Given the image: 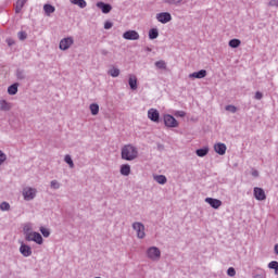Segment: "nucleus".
Returning a JSON list of instances; mask_svg holds the SVG:
<instances>
[{
  "mask_svg": "<svg viewBox=\"0 0 278 278\" xmlns=\"http://www.w3.org/2000/svg\"><path fill=\"white\" fill-rule=\"evenodd\" d=\"M121 156L126 162H134L138 160V148L134 144H126L122 148Z\"/></svg>",
  "mask_w": 278,
  "mask_h": 278,
  "instance_id": "nucleus-1",
  "label": "nucleus"
},
{
  "mask_svg": "<svg viewBox=\"0 0 278 278\" xmlns=\"http://www.w3.org/2000/svg\"><path fill=\"white\" fill-rule=\"evenodd\" d=\"M146 256L150 262H160L162 260V251L160 248L152 245L146 250Z\"/></svg>",
  "mask_w": 278,
  "mask_h": 278,
  "instance_id": "nucleus-2",
  "label": "nucleus"
},
{
  "mask_svg": "<svg viewBox=\"0 0 278 278\" xmlns=\"http://www.w3.org/2000/svg\"><path fill=\"white\" fill-rule=\"evenodd\" d=\"M38 194V189L34 188V187H24L23 190H22V195H23V199L24 201H34V199H36Z\"/></svg>",
  "mask_w": 278,
  "mask_h": 278,
  "instance_id": "nucleus-3",
  "label": "nucleus"
},
{
  "mask_svg": "<svg viewBox=\"0 0 278 278\" xmlns=\"http://www.w3.org/2000/svg\"><path fill=\"white\" fill-rule=\"evenodd\" d=\"M131 227L136 232V237L138 238V240H144V238H147L144 224H142L141 222H134Z\"/></svg>",
  "mask_w": 278,
  "mask_h": 278,
  "instance_id": "nucleus-4",
  "label": "nucleus"
},
{
  "mask_svg": "<svg viewBox=\"0 0 278 278\" xmlns=\"http://www.w3.org/2000/svg\"><path fill=\"white\" fill-rule=\"evenodd\" d=\"M24 238L26 242H35V244H38V245L45 244V239L42 238V235H40V232H37V231H33Z\"/></svg>",
  "mask_w": 278,
  "mask_h": 278,
  "instance_id": "nucleus-5",
  "label": "nucleus"
},
{
  "mask_svg": "<svg viewBox=\"0 0 278 278\" xmlns=\"http://www.w3.org/2000/svg\"><path fill=\"white\" fill-rule=\"evenodd\" d=\"M163 121H164L165 127H169V128L179 127V122H177V119L173 117V115L170 114H165L163 116Z\"/></svg>",
  "mask_w": 278,
  "mask_h": 278,
  "instance_id": "nucleus-6",
  "label": "nucleus"
},
{
  "mask_svg": "<svg viewBox=\"0 0 278 278\" xmlns=\"http://www.w3.org/2000/svg\"><path fill=\"white\" fill-rule=\"evenodd\" d=\"M74 42L75 40L73 39V37L63 38L59 43V48L61 49V51H68V49L73 47Z\"/></svg>",
  "mask_w": 278,
  "mask_h": 278,
  "instance_id": "nucleus-7",
  "label": "nucleus"
},
{
  "mask_svg": "<svg viewBox=\"0 0 278 278\" xmlns=\"http://www.w3.org/2000/svg\"><path fill=\"white\" fill-rule=\"evenodd\" d=\"M20 253L23 255V257H31V247H29L27 243L20 241Z\"/></svg>",
  "mask_w": 278,
  "mask_h": 278,
  "instance_id": "nucleus-8",
  "label": "nucleus"
},
{
  "mask_svg": "<svg viewBox=\"0 0 278 278\" xmlns=\"http://www.w3.org/2000/svg\"><path fill=\"white\" fill-rule=\"evenodd\" d=\"M156 21H159V23H163V25H166V23H170V21H173V16L168 12L157 13Z\"/></svg>",
  "mask_w": 278,
  "mask_h": 278,
  "instance_id": "nucleus-9",
  "label": "nucleus"
},
{
  "mask_svg": "<svg viewBox=\"0 0 278 278\" xmlns=\"http://www.w3.org/2000/svg\"><path fill=\"white\" fill-rule=\"evenodd\" d=\"M124 40H140V34L136 30H127L123 34Z\"/></svg>",
  "mask_w": 278,
  "mask_h": 278,
  "instance_id": "nucleus-10",
  "label": "nucleus"
},
{
  "mask_svg": "<svg viewBox=\"0 0 278 278\" xmlns=\"http://www.w3.org/2000/svg\"><path fill=\"white\" fill-rule=\"evenodd\" d=\"M148 118L152 121V123H160V111L156 109H150L148 111Z\"/></svg>",
  "mask_w": 278,
  "mask_h": 278,
  "instance_id": "nucleus-11",
  "label": "nucleus"
},
{
  "mask_svg": "<svg viewBox=\"0 0 278 278\" xmlns=\"http://www.w3.org/2000/svg\"><path fill=\"white\" fill-rule=\"evenodd\" d=\"M253 192L256 201H266V192L264 191V189L255 187Z\"/></svg>",
  "mask_w": 278,
  "mask_h": 278,
  "instance_id": "nucleus-12",
  "label": "nucleus"
},
{
  "mask_svg": "<svg viewBox=\"0 0 278 278\" xmlns=\"http://www.w3.org/2000/svg\"><path fill=\"white\" fill-rule=\"evenodd\" d=\"M204 201H205V203L211 205V207H213V210H218L223 205V201H220L218 199H214V198H205Z\"/></svg>",
  "mask_w": 278,
  "mask_h": 278,
  "instance_id": "nucleus-13",
  "label": "nucleus"
},
{
  "mask_svg": "<svg viewBox=\"0 0 278 278\" xmlns=\"http://www.w3.org/2000/svg\"><path fill=\"white\" fill-rule=\"evenodd\" d=\"M128 85L130 90H138V77L135 74L128 75Z\"/></svg>",
  "mask_w": 278,
  "mask_h": 278,
  "instance_id": "nucleus-14",
  "label": "nucleus"
},
{
  "mask_svg": "<svg viewBox=\"0 0 278 278\" xmlns=\"http://www.w3.org/2000/svg\"><path fill=\"white\" fill-rule=\"evenodd\" d=\"M205 77H207V71L205 70H201L199 72H193L189 74L190 79H203Z\"/></svg>",
  "mask_w": 278,
  "mask_h": 278,
  "instance_id": "nucleus-15",
  "label": "nucleus"
},
{
  "mask_svg": "<svg viewBox=\"0 0 278 278\" xmlns=\"http://www.w3.org/2000/svg\"><path fill=\"white\" fill-rule=\"evenodd\" d=\"M214 151L218 155H225V153H227V146L225 143H220V142L215 143Z\"/></svg>",
  "mask_w": 278,
  "mask_h": 278,
  "instance_id": "nucleus-16",
  "label": "nucleus"
},
{
  "mask_svg": "<svg viewBox=\"0 0 278 278\" xmlns=\"http://www.w3.org/2000/svg\"><path fill=\"white\" fill-rule=\"evenodd\" d=\"M97 8H99L103 14H110V12H112V5L104 2H98Z\"/></svg>",
  "mask_w": 278,
  "mask_h": 278,
  "instance_id": "nucleus-17",
  "label": "nucleus"
},
{
  "mask_svg": "<svg viewBox=\"0 0 278 278\" xmlns=\"http://www.w3.org/2000/svg\"><path fill=\"white\" fill-rule=\"evenodd\" d=\"M119 173L121 175H123V177H129V175H131V165L129 164L121 165Z\"/></svg>",
  "mask_w": 278,
  "mask_h": 278,
  "instance_id": "nucleus-18",
  "label": "nucleus"
},
{
  "mask_svg": "<svg viewBox=\"0 0 278 278\" xmlns=\"http://www.w3.org/2000/svg\"><path fill=\"white\" fill-rule=\"evenodd\" d=\"M0 110L1 112H10L12 110V103L7 100H0Z\"/></svg>",
  "mask_w": 278,
  "mask_h": 278,
  "instance_id": "nucleus-19",
  "label": "nucleus"
},
{
  "mask_svg": "<svg viewBox=\"0 0 278 278\" xmlns=\"http://www.w3.org/2000/svg\"><path fill=\"white\" fill-rule=\"evenodd\" d=\"M33 232H34V225H31V223L24 224L23 226L24 238Z\"/></svg>",
  "mask_w": 278,
  "mask_h": 278,
  "instance_id": "nucleus-20",
  "label": "nucleus"
},
{
  "mask_svg": "<svg viewBox=\"0 0 278 278\" xmlns=\"http://www.w3.org/2000/svg\"><path fill=\"white\" fill-rule=\"evenodd\" d=\"M153 179L154 181H156V184H160L161 186H164V184L168 181V179L164 175H155L153 176Z\"/></svg>",
  "mask_w": 278,
  "mask_h": 278,
  "instance_id": "nucleus-21",
  "label": "nucleus"
},
{
  "mask_svg": "<svg viewBox=\"0 0 278 278\" xmlns=\"http://www.w3.org/2000/svg\"><path fill=\"white\" fill-rule=\"evenodd\" d=\"M26 3H27V0H17L15 4V13L16 14L21 13V10H23Z\"/></svg>",
  "mask_w": 278,
  "mask_h": 278,
  "instance_id": "nucleus-22",
  "label": "nucleus"
},
{
  "mask_svg": "<svg viewBox=\"0 0 278 278\" xmlns=\"http://www.w3.org/2000/svg\"><path fill=\"white\" fill-rule=\"evenodd\" d=\"M18 92V84H13L8 87V94H11V97H14Z\"/></svg>",
  "mask_w": 278,
  "mask_h": 278,
  "instance_id": "nucleus-23",
  "label": "nucleus"
},
{
  "mask_svg": "<svg viewBox=\"0 0 278 278\" xmlns=\"http://www.w3.org/2000/svg\"><path fill=\"white\" fill-rule=\"evenodd\" d=\"M108 75H110L111 77H118L121 75V70L113 66L108 71Z\"/></svg>",
  "mask_w": 278,
  "mask_h": 278,
  "instance_id": "nucleus-24",
  "label": "nucleus"
},
{
  "mask_svg": "<svg viewBox=\"0 0 278 278\" xmlns=\"http://www.w3.org/2000/svg\"><path fill=\"white\" fill-rule=\"evenodd\" d=\"M43 10H45V13L47 14V16H51V14H53V12H55V7H53L51 4H45Z\"/></svg>",
  "mask_w": 278,
  "mask_h": 278,
  "instance_id": "nucleus-25",
  "label": "nucleus"
},
{
  "mask_svg": "<svg viewBox=\"0 0 278 278\" xmlns=\"http://www.w3.org/2000/svg\"><path fill=\"white\" fill-rule=\"evenodd\" d=\"M70 2L73 4V5H78V8H86V5H88V3H86V0H70Z\"/></svg>",
  "mask_w": 278,
  "mask_h": 278,
  "instance_id": "nucleus-26",
  "label": "nucleus"
},
{
  "mask_svg": "<svg viewBox=\"0 0 278 278\" xmlns=\"http://www.w3.org/2000/svg\"><path fill=\"white\" fill-rule=\"evenodd\" d=\"M198 157H205V155H207V153H210V148H203V149H198L195 151Z\"/></svg>",
  "mask_w": 278,
  "mask_h": 278,
  "instance_id": "nucleus-27",
  "label": "nucleus"
},
{
  "mask_svg": "<svg viewBox=\"0 0 278 278\" xmlns=\"http://www.w3.org/2000/svg\"><path fill=\"white\" fill-rule=\"evenodd\" d=\"M154 66H155L156 68H159V71H166V61H164V60L156 61V62L154 63Z\"/></svg>",
  "mask_w": 278,
  "mask_h": 278,
  "instance_id": "nucleus-28",
  "label": "nucleus"
},
{
  "mask_svg": "<svg viewBox=\"0 0 278 278\" xmlns=\"http://www.w3.org/2000/svg\"><path fill=\"white\" fill-rule=\"evenodd\" d=\"M267 268L270 270H275V275H278V262L277 261H271L268 263Z\"/></svg>",
  "mask_w": 278,
  "mask_h": 278,
  "instance_id": "nucleus-29",
  "label": "nucleus"
},
{
  "mask_svg": "<svg viewBox=\"0 0 278 278\" xmlns=\"http://www.w3.org/2000/svg\"><path fill=\"white\" fill-rule=\"evenodd\" d=\"M228 45L231 49H238V47L242 45V41H240V39H231Z\"/></svg>",
  "mask_w": 278,
  "mask_h": 278,
  "instance_id": "nucleus-30",
  "label": "nucleus"
},
{
  "mask_svg": "<svg viewBox=\"0 0 278 278\" xmlns=\"http://www.w3.org/2000/svg\"><path fill=\"white\" fill-rule=\"evenodd\" d=\"M65 164H68L70 168H75V163L73 162V157H71V154H66L64 156Z\"/></svg>",
  "mask_w": 278,
  "mask_h": 278,
  "instance_id": "nucleus-31",
  "label": "nucleus"
},
{
  "mask_svg": "<svg viewBox=\"0 0 278 278\" xmlns=\"http://www.w3.org/2000/svg\"><path fill=\"white\" fill-rule=\"evenodd\" d=\"M160 36V33L157 31V28H152L149 30V38L150 40H155Z\"/></svg>",
  "mask_w": 278,
  "mask_h": 278,
  "instance_id": "nucleus-32",
  "label": "nucleus"
},
{
  "mask_svg": "<svg viewBox=\"0 0 278 278\" xmlns=\"http://www.w3.org/2000/svg\"><path fill=\"white\" fill-rule=\"evenodd\" d=\"M16 77L20 81H23V79H27V74L23 70H17Z\"/></svg>",
  "mask_w": 278,
  "mask_h": 278,
  "instance_id": "nucleus-33",
  "label": "nucleus"
},
{
  "mask_svg": "<svg viewBox=\"0 0 278 278\" xmlns=\"http://www.w3.org/2000/svg\"><path fill=\"white\" fill-rule=\"evenodd\" d=\"M89 109H90L92 116H97V114H99V104L92 103V104H90Z\"/></svg>",
  "mask_w": 278,
  "mask_h": 278,
  "instance_id": "nucleus-34",
  "label": "nucleus"
},
{
  "mask_svg": "<svg viewBox=\"0 0 278 278\" xmlns=\"http://www.w3.org/2000/svg\"><path fill=\"white\" fill-rule=\"evenodd\" d=\"M50 188L51 190H60V188H62V184L58 180H52L50 181Z\"/></svg>",
  "mask_w": 278,
  "mask_h": 278,
  "instance_id": "nucleus-35",
  "label": "nucleus"
},
{
  "mask_svg": "<svg viewBox=\"0 0 278 278\" xmlns=\"http://www.w3.org/2000/svg\"><path fill=\"white\" fill-rule=\"evenodd\" d=\"M39 231L43 236V238H49V236H51V230L49 228L40 227Z\"/></svg>",
  "mask_w": 278,
  "mask_h": 278,
  "instance_id": "nucleus-36",
  "label": "nucleus"
},
{
  "mask_svg": "<svg viewBox=\"0 0 278 278\" xmlns=\"http://www.w3.org/2000/svg\"><path fill=\"white\" fill-rule=\"evenodd\" d=\"M8 160V154L0 150V166H3Z\"/></svg>",
  "mask_w": 278,
  "mask_h": 278,
  "instance_id": "nucleus-37",
  "label": "nucleus"
},
{
  "mask_svg": "<svg viewBox=\"0 0 278 278\" xmlns=\"http://www.w3.org/2000/svg\"><path fill=\"white\" fill-rule=\"evenodd\" d=\"M0 210L1 212H10L11 206L8 202H2L0 203Z\"/></svg>",
  "mask_w": 278,
  "mask_h": 278,
  "instance_id": "nucleus-38",
  "label": "nucleus"
},
{
  "mask_svg": "<svg viewBox=\"0 0 278 278\" xmlns=\"http://www.w3.org/2000/svg\"><path fill=\"white\" fill-rule=\"evenodd\" d=\"M226 112H230L231 114H236L238 112V108H236V105H226L225 108Z\"/></svg>",
  "mask_w": 278,
  "mask_h": 278,
  "instance_id": "nucleus-39",
  "label": "nucleus"
},
{
  "mask_svg": "<svg viewBox=\"0 0 278 278\" xmlns=\"http://www.w3.org/2000/svg\"><path fill=\"white\" fill-rule=\"evenodd\" d=\"M184 0H164V3H167L168 5H179Z\"/></svg>",
  "mask_w": 278,
  "mask_h": 278,
  "instance_id": "nucleus-40",
  "label": "nucleus"
},
{
  "mask_svg": "<svg viewBox=\"0 0 278 278\" xmlns=\"http://www.w3.org/2000/svg\"><path fill=\"white\" fill-rule=\"evenodd\" d=\"M227 275H228V277H236V268L229 267L227 269Z\"/></svg>",
  "mask_w": 278,
  "mask_h": 278,
  "instance_id": "nucleus-41",
  "label": "nucleus"
},
{
  "mask_svg": "<svg viewBox=\"0 0 278 278\" xmlns=\"http://www.w3.org/2000/svg\"><path fill=\"white\" fill-rule=\"evenodd\" d=\"M17 36H18L20 40H26L27 39V33H25V31H20L17 34Z\"/></svg>",
  "mask_w": 278,
  "mask_h": 278,
  "instance_id": "nucleus-42",
  "label": "nucleus"
},
{
  "mask_svg": "<svg viewBox=\"0 0 278 278\" xmlns=\"http://www.w3.org/2000/svg\"><path fill=\"white\" fill-rule=\"evenodd\" d=\"M264 98V94L260 91L255 92L254 99H256L257 101H262V99Z\"/></svg>",
  "mask_w": 278,
  "mask_h": 278,
  "instance_id": "nucleus-43",
  "label": "nucleus"
},
{
  "mask_svg": "<svg viewBox=\"0 0 278 278\" xmlns=\"http://www.w3.org/2000/svg\"><path fill=\"white\" fill-rule=\"evenodd\" d=\"M268 5H269L270 8H278V0H270V1L268 2Z\"/></svg>",
  "mask_w": 278,
  "mask_h": 278,
  "instance_id": "nucleus-44",
  "label": "nucleus"
},
{
  "mask_svg": "<svg viewBox=\"0 0 278 278\" xmlns=\"http://www.w3.org/2000/svg\"><path fill=\"white\" fill-rule=\"evenodd\" d=\"M112 27H114V24L112 22L104 23V29H112Z\"/></svg>",
  "mask_w": 278,
  "mask_h": 278,
  "instance_id": "nucleus-45",
  "label": "nucleus"
},
{
  "mask_svg": "<svg viewBox=\"0 0 278 278\" xmlns=\"http://www.w3.org/2000/svg\"><path fill=\"white\" fill-rule=\"evenodd\" d=\"M175 116H179L180 118H184L186 116V112L184 111H176Z\"/></svg>",
  "mask_w": 278,
  "mask_h": 278,
  "instance_id": "nucleus-46",
  "label": "nucleus"
},
{
  "mask_svg": "<svg viewBox=\"0 0 278 278\" xmlns=\"http://www.w3.org/2000/svg\"><path fill=\"white\" fill-rule=\"evenodd\" d=\"M253 278H266V273L263 271V273H261V274H255V275L253 276Z\"/></svg>",
  "mask_w": 278,
  "mask_h": 278,
  "instance_id": "nucleus-47",
  "label": "nucleus"
},
{
  "mask_svg": "<svg viewBox=\"0 0 278 278\" xmlns=\"http://www.w3.org/2000/svg\"><path fill=\"white\" fill-rule=\"evenodd\" d=\"M251 175L252 177H260V172H257V169H252Z\"/></svg>",
  "mask_w": 278,
  "mask_h": 278,
  "instance_id": "nucleus-48",
  "label": "nucleus"
},
{
  "mask_svg": "<svg viewBox=\"0 0 278 278\" xmlns=\"http://www.w3.org/2000/svg\"><path fill=\"white\" fill-rule=\"evenodd\" d=\"M101 55H109L110 51L102 49L100 50Z\"/></svg>",
  "mask_w": 278,
  "mask_h": 278,
  "instance_id": "nucleus-49",
  "label": "nucleus"
},
{
  "mask_svg": "<svg viewBox=\"0 0 278 278\" xmlns=\"http://www.w3.org/2000/svg\"><path fill=\"white\" fill-rule=\"evenodd\" d=\"M274 251H275L276 255H278V243L274 247Z\"/></svg>",
  "mask_w": 278,
  "mask_h": 278,
  "instance_id": "nucleus-50",
  "label": "nucleus"
}]
</instances>
